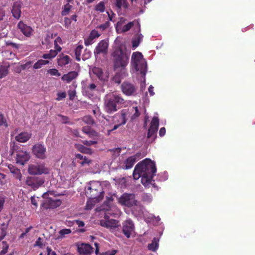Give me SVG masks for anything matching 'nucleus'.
<instances>
[{"label":"nucleus","mask_w":255,"mask_h":255,"mask_svg":"<svg viewBox=\"0 0 255 255\" xmlns=\"http://www.w3.org/2000/svg\"><path fill=\"white\" fill-rule=\"evenodd\" d=\"M156 171L155 164L151 160L145 159L138 163L133 172L134 179L141 177V182L145 187H149Z\"/></svg>","instance_id":"f257e3e1"},{"label":"nucleus","mask_w":255,"mask_h":255,"mask_svg":"<svg viewBox=\"0 0 255 255\" xmlns=\"http://www.w3.org/2000/svg\"><path fill=\"white\" fill-rule=\"evenodd\" d=\"M114 69H124L129 62L130 53L122 45L116 47L111 54Z\"/></svg>","instance_id":"f03ea898"},{"label":"nucleus","mask_w":255,"mask_h":255,"mask_svg":"<svg viewBox=\"0 0 255 255\" xmlns=\"http://www.w3.org/2000/svg\"><path fill=\"white\" fill-rule=\"evenodd\" d=\"M124 99L116 94H109L104 98V110L108 114H112L125 105Z\"/></svg>","instance_id":"7ed1b4c3"},{"label":"nucleus","mask_w":255,"mask_h":255,"mask_svg":"<svg viewBox=\"0 0 255 255\" xmlns=\"http://www.w3.org/2000/svg\"><path fill=\"white\" fill-rule=\"evenodd\" d=\"M131 63L136 71H139L142 76L145 75L147 72V64L141 53L133 52L131 56Z\"/></svg>","instance_id":"20e7f679"},{"label":"nucleus","mask_w":255,"mask_h":255,"mask_svg":"<svg viewBox=\"0 0 255 255\" xmlns=\"http://www.w3.org/2000/svg\"><path fill=\"white\" fill-rule=\"evenodd\" d=\"M104 191L101 184L98 182H93L88 186L86 191V195L91 199L99 201L104 197Z\"/></svg>","instance_id":"39448f33"},{"label":"nucleus","mask_w":255,"mask_h":255,"mask_svg":"<svg viewBox=\"0 0 255 255\" xmlns=\"http://www.w3.org/2000/svg\"><path fill=\"white\" fill-rule=\"evenodd\" d=\"M52 195L51 191L44 193L42 197L45 199L43 200L41 207L45 209H54L59 207L62 202L60 199H53L50 197H48L49 195Z\"/></svg>","instance_id":"423d86ee"},{"label":"nucleus","mask_w":255,"mask_h":255,"mask_svg":"<svg viewBox=\"0 0 255 255\" xmlns=\"http://www.w3.org/2000/svg\"><path fill=\"white\" fill-rule=\"evenodd\" d=\"M119 203L122 205L131 207L137 205V201L133 194L124 193L119 199Z\"/></svg>","instance_id":"0eeeda50"},{"label":"nucleus","mask_w":255,"mask_h":255,"mask_svg":"<svg viewBox=\"0 0 255 255\" xmlns=\"http://www.w3.org/2000/svg\"><path fill=\"white\" fill-rule=\"evenodd\" d=\"M159 127V119L157 117H154L150 123V127L148 129L147 137L152 138L154 140L156 137V133Z\"/></svg>","instance_id":"6e6552de"},{"label":"nucleus","mask_w":255,"mask_h":255,"mask_svg":"<svg viewBox=\"0 0 255 255\" xmlns=\"http://www.w3.org/2000/svg\"><path fill=\"white\" fill-rule=\"evenodd\" d=\"M121 90L126 96H135L136 95L137 87L131 83L124 82L121 85Z\"/></svg>","instance_id":"1a4fd4ad"},{"label":"nucleus","mask_w":255,"mask_h":255,"mask_svg":"<svg viewBox=\"0 0 255 255\" xmlns=\"http://www.w3.org/2000/svg\"><path fill=\"white\" fill-rule=\"evenodd\" d=\"M44 182V179L38 177L29 176L25 180V184L34 190L38 189Z\"/></svg>","instance_id":"9d476101"},{"label":"nucleus","mask_w":255,"mask_h":255,"mask_svg":"<svg viewBox=\"0 0 255 255\" xmlns=\"http://www.w3.org/2000/svg\"><path fill=\"white\" fill-rule=\"evenodd\" d=\"M33 154L38 158L44 159L46 158V148L45 146L38 143L34 145L32 148Z\"/></svg>","instance_id":"9b49d317"},{"label":"nucleus","mask_w":255,"mask_h":255,"mask_svg":"<svg viewBox=\"0 0 255 255\" xmlns=\"http://www.w3.org/2000/svg\"><path fill=\"white\" fill-rule=\"evenodd\" d=\"M28 171L31 175H40L48 173V169L43 165L30 164L29 165Z\"/></svg>","instance_id":"f8f14e48"},{"label":"nucleus","mask_w":255,"mask_h":255,"mask_svg":"<svg viewBox=\"0 0 255 255\" xmlns=\"http://www.w3.org/2000/svg\"><path fill=\"white\" fill-rule=\"evenodd\" d=\"M77 251L81 255H91L94 252V248L89 244L82 243L77 245Z\"/></svg>","instance_id":"ddd939ff"},{"label":"nucleus","mask_w":255,"mask_h":255,"mask_svg":"<svg viewBox=\"0 0 255 255\" xmlns=\"http://www.w3.org/2000/svg\"><path fill=\"white\" fill-rule=\"evenodd\" d=\"M108 42L106 39L100 41L94 49V53L95 56L101 53L106 54L108 52Z\"/></svg>","instance_id":"4468645a"},{"label":"nucleus","mask_w":255,"mask_h":255,"mask_svg":"<svg viewBox=\"0 0 255 255\" xmlns=\"http://www.w3.org/2000/svg\"><path fill=\"white\" fill-rule=\"evenodd\" d=\"M101 225L102 226L110 229L112 232L116 231V229L118 228L120 226L119 221L115 219L105 221L102 220L101 221Z\"/></svg>","instance_id":"2eb2a0df"},{"label":"nucleus","mask_w":255,"mask_h":255,"mask_svg":"<svg viewBox=\"0 0 255 255\" xmlns=\"http://www.w3.org/2000/svg\"><path fill=\"white\" fill-rule=\"evenodd\" d=\"M30 158L29 153L23 150H18L16 152V163L23 165Z\"/></svg>","instance_id":"dca6fc26"},{"label":"nucleus","mask_w":255,"mask_h":255,"mask_svg":"<svg viewBox=\"0 0 255 255\" xmlns=\"http://www.w3.org/2000/svg\"><path fill=\"white\" fill-rule=\"evenodd\" d=\"M134 230V224L130 220H128L123 223V233L127 238H129Z\"/></svg>","instance_id":"f3484780"},{"label":"nucleus","mask_w":255,"mask_h":255,"mask_svg":"<svg viewBox=\"0 0 255 255\" xmlns=\"http://www.w3.org/2000/svg\"><path fill=\"white\" fill-rule=\"evenodd\" d=\"M141 158V154L140 152L129 156L125 161V168L127 169L131 168L134 163Z\"/></svg>","instance_id":"a211bd4d"},{"label":"nucleus","mask_w":255,"mask_h":255,"mask_svg":"<svg viewBox=\"0 0 255 255\" xmlns=\"http://www.w3.org/2000/svg\"><path fill=\"white\" fill-rule=\"evenodd\" d=\"M17 27L26 37H29L31 36L33 32L32 28L30 26L24 23L22 21H20L18 22Z\"/></svg>","instance_id":"6ab92c4d"},{"label":"nucleus","mask_w":255,"mask_h":255,"mask_svg":"<svg viewBox=\"0 0 255 255\" xmlns=\"http://www.w3.org/2000/svg\"><path fill=\"white\" fill-rule=\"evenodd\" d=\"M21 4L19 1L14 2L11 9L12 16L16 19H18L21 16Z\"/></svg>","instance_id":"aec40b11"},{"label":"nucleus","mask_w":255,"mask_h":255,"mask_svg":"<svg viewBox=\"0 0 255 255\" xmlns=\"http://www.w3.org/2000/svg\"><path fill=\"white\" fill-rule=\"evenodd\" d=\"M78 75L77 72L75 71H70L68 73L64 74L61 77V80L67 83H69L75 79Z\"/></svg>","instance_id":"412c9836"},{"label":"nucleus","mask_w":255,"mask_h":255,"mask_svg":"<svg viewBox=\"0 0 255 255\" xmlns=\"http://www.w3.org/2000/svg\"><path fill=\"white\" fill-rule=\"evenodd\" d=\"M7 167L10 172L13 175L14 178L21 181L22 180V174L20 170L11 164H8Z\"/></svg>","instance_id":"4be33fe9"},{"label":"nucleus","mask_w":255,"mask_h":255,"mask_svg":"<svg viewBox=\"0 0 255 255\" xmlns=\"http://www.w3.org/2000/svg\"><path fill=\"white\" fill-rule=\"evenodd\" d=\"M31 134L27 132H21L15 137V140L19 142H25L31 137Z\"/></svg>","instance_id":"5701e85b"},{"label":"nucleus","mask_w":255,"mask_h":255,"mask_svg":"<svg viewBox=\"0 0 255 255\" xmlns=\"http://www.w3.org/2000/svg\"><path fill=\"white\" fill-rule=\"evenodd\" d=\"M70 59L69 56L65 55L63 54H60L58 59V64L61 67L65 66L69 63Z\"/></svg>","instance_id":"b1692460"},{"label":"nucleus","mask_w":255,"mask_h":255,"mask_svg":"<svg viewBox=\"0 0 255 255\" xmlns=\"http://www.w3.org/2000/svg\"><path fill=\"white\" fill-rule=\"evenodd\" d=\"M117 118H119L120 119H121V124H114V126L113 127V128H112L111 129H108L107 130V132H108V135H110V133L114 130L118 129L120 126H122V125H124L125 124H126V122H127V120H125L124 119V117H122V116H118V117H117Z\"/></svg>","instance_id":"393cba45"},{"label":"nucleus","mask_w":255,"mask_h":255,"mask_svg":"<svg viewBox=\"0 0 255 255\" xmlns=\"http://www.w3.org/2000/svg\"><path fill=\"white\" fill-rule=\"evenodd\" d=\"M82 131L88 135L90 137L93 136H97V132L94 130L92 129V128L89 126H85L82 128Z\"/></svg>","instance_id":"a878e982"},{"label":"nucleus","mask_w":255,"mask_h":255,"mask_svg":"<svg viewBox=\"0 0 255 255\" xmlns=\"http://www.w3.org/2000/svg\"><path fill=\"white\" fill-rule=\"evenodd\" d=\"M9 65L4 64L0 66V79L5 77L8 73Z\"/></svg>","instance_id":"bb28decb"},{"label":"nucleus","mask_w":255,"mask_h":255,"mask_svg":"<svg viewBox=\"0 0 255 255\" xmlns=\"http://www.w3.org/2000/svg\"><path fill=\"white\" fill-rule=\"evenodd\" d=\"M158 242L159 240L156 238H154L152 240L151 243L148 245V249L152 252H155L158 247Z\"/></svg>","instance_id":"cd10ccee"},{"label":"nucleus","mask_w":255,"mask_h":255,"mask_svg":"<svg viewBox=\"0 0 255 255\" xmlns=\"http://www.w3.org/2000/svg\"><path fill=\"white\" fill-rule=\"evenodd\" d=\"M92 71L94 75L100 80H104V73L102 69L99 67H94L92 69Z\"/></svg>","instance_id":"c85d7f7f"},{"label":"nucleus","mask_w":255,"mask_h":255,"mask_svg":"<svg viewBox=\"0 0 255 255\" xmlns=\"http://www.w3.org/2000/svg\"><path fill=\"white\" fill-rule=\"evenodd\" d=\"M142 38L143 35L141 33L138 34L137 36L132 40V47H137L142 40Z\"/></svg>","instance_id":"c756f323"},{"label":"nucleus","mask_w":255,"mask_h":255,"mask_svg":"<svg viewBox=\"0 0 255 255\" xmlns=\"http://www.w3.org/2000/svg\"><path fill=\"white\" fill-rule=\"evenodd\" d=\"M49 63V61L40 59L37 61L33 65V68L35 69H39L42 66L45 65Z\"/></svg>","instance_id":"7c9ffc66"},{"label":"nucleus","mask_w":255,"mask_h":255,"mask_svg":"<svg viewBox=\"0 0 255 255\" xmlns=\"http://www.w3.org/2000/svg\"><path fill=\"white\" fill-rule=\"evenodd\" d=\"M83 48V46L82 45H79L75 49V58L78 61H80L81 60L80 56Z\"/></svg>","instance_id":"2f4dec72"},{"label":"nucleus","mask_w":255,"mask_h":255,"mask_svg":"<svg viewBox=\"0 0 255 255\" xmlns=\"http://www.w3.org/2000/svg\"><path fill=\"white\" fill-rule=\"evenodd\" d=\"M70 2H68L64 5L62 11H61V14L62 16L67 15L69 14L70 10L71 9L72 6L69 4Z\"/></svg>","instance_id":"473e14b6"},{"label":"nucleus","mask_w":255,"mask_h":255,"mask_svg":"<svg viewBox=\"0 0 255 255\" xmlns=\"http://www.w3.org/2000/svg\"><path fill=\"white\" fill-rule=\"evenodd\" d=\"M118 116H122V117H124V119L125 120H127L126 113L122 112L121 114H117L113 117V124H121V119H120L119 118L117 117Z\"/></svg>","instance_id":"72a5a7b5"},{"label":"nucleus","mask_w":255,"mask_h":255,"mask_svg":"<svg viewBox=\"0 0 255 255\" xmlns=\"http://www.w3.org/2000/svg\"><path fill=\"white\" fill-rule=\"evenodd\" d=\"M83 122L88 125H93L95 122L93 118L90 116H86L82 118Z\"/></svg>","instance_id":"f704fd0d"},{"label":"nucleus","mask_w":255,"mask_h":255,"mask_svg":"<svg viewBox=\"0 0 255 255\" xmlns=\"http://www.w3.org/2000/svg\"><path fill=\"white\" fill-rule=\"evenodd\" d=\"M116 6L119 9H120L122 6L127 8L128 7V4L126 0H116Z\"/></svg>","instance_id":"c9c22d12"},{"label":"nucleus","mask_w":255,"mask_h":255,"mask_svg":"<svg viewBox=\"0 0 255 255\" xmlns=\"http://www.w3.org/2000/svg\"><path fill=\"white\" fill-rule=\"evenodd\" d=\"M95 9L96 11L103 12L105 10V3L103 1H100L95 6Z\"/></svg>","instance_id":"e433bc0d"},{"label":"nucleus","mask_w":255,"mask_h":255,"mask_svg":"<svg viewBox=\"0 0 255 255\" xmlns=\"http://www.w3.org/2000/svg\"><path fill=\"white\" fill-rule=\"evenodd\" d=\"M2 250L0 251V255H5L8 251V249L9 248L8 245L5 241H3L2 242Z\"/></svg>","instance_id":"4c0bfd02"},{"label":"nucleus","mask_w":255,"mask_h":255,"mask_svg":"<svg viewBox=\"0 0 255 255\" xmlns=\"http://www.w3.org/2000/svg\"><path fill=\"white\" fill-rule=\"evenodd\" d=\"M75 146L79 151L82 153H88V151L89 150V148L86 147L82 144H76Z\"/></svg>","instance_id":"58836bf2"},{"label":"nucleus","mask_w":255,"mask_h":255,"mask_svg":"<svg viewBox=\"0 0 255 255\" xmlns=\"http://www.w3.org/2000/svg\"><path fill=\"white\" fill-rule=\"evenodd\" d=\"M5 197L2 192H0V212L2 211L4 203L5 202Z\"/></svg>","instance_id":"ea45409f"},{"label":"nucleus","mask_w":255,"mask_h":255,"mask_svg":"<svg viewBox=\"0 0 255 255\" xmlns=\"http://www.w3.org/2000/svg\"><path fill=\"white\" fill-rule=\"evenodd\" d=\"M47 73L50 74L51 75L59 77L61 75L60 73L56 69H50L47 71Z\"/></svg>","instance_id":"a19ab883"},{"label":"nucleus","mask_w":255,"mask_h":255,"mask_svg":"<svg viewBox=\"0 0 255 255\" xmlns=\"http://www.w3.org/2000/svg\"><path fill=\"white\" fill-rule=\"evenodd\" d=\"M133 25V22H129L127 24L124 25L122 28V32L128 31Z\"/></svg>","instance_id":"79ce46f5"},{"label":"nucleus","mask_w":255,"mask_h":255,"mask_svg":"<svg viewBox=\"0 0 255 255\" xmlns=\"http://www.w3.org/2000/svg\"><path fill=\"white\" fill-rule=\"evenodd\" d=\"M0 126H4L5 128L8 127L6 121L1 113H0Z\"/></svg>","instance_id":"37998d69"},{"label":"nucleus","mask_w":255,"mask_h":255,"mask_svg":"<svg viewBox=\"0 0 255 255\" xmlns=\"http://www.w3.org/2000/svg\"><path fill=\"white\" fill-rule=\"evenodd\" d=\"M71 233V230L70 229H64L59 231V234L62 238L64 237L65 235L69 234Z\"/></svg>","instance_id":"c03bdc74"},{"label":"nucleus","mask_w":255,"mask_h":255,"mask_svg":"<svg viewBox=\"0 0 255 255\" xmlns=\"http://www.w3.org/2000/svg\"><path fill=\"white\" fill-rule=\"evenodd\" d=\"M101 35L100 34H99L98 32V31H97L95 29H93L91 31V32H90V36L93 38V39H94L95 38H98Z\"/></svg>","instance_id":"a18cd8bd"},{"label":"nucleus","mask_w":255,"mask_h":255,"mask_svg":"<svg viewBox=\"0 0 255 255\" xmlns=\"http://www.w3.org/2000/svg\"><path fill=\"white\" fill-rule=\"evenodd\" d=\"M68 94L69 97V99L70 100H73L76 96V92L75 90H70L68 92Z\"/></svg>","instance_id":"49530a36"},{"label":"nucleus","mask_w":255,"mask_h":255,"mask_svg":"<svg viewBox=\"0 0 255 255\" xmlns=\"http://www.w3.org/2000/svg\"><path fill=\"white\" fill-rule=\"evenodd\" d=\"M64 22L65 27L68 28L70 26L71 24V19L68 17H65Z\"/></svg>","instance_id":"de8ad7c7"},{"label":"nucleus","mask_w":255,"mask_h":255,"mask_svg":"<svg viewBox=\"0 0 255 255\" xmlns=\"http://www.w3.org/2000/svg\"><path fill=\"white\" fill-rule=\"evenodd\" d=\"M114 201V198L112 196L106 197V200L105 203L107 205L108 208L110 207L111 203Z\"/></svg>","instance_id":"09e8293b"},{"label":"nucleus","mask_w":255,"mask_h":255,"mask_svg":"<svg viewBox=\"0 0 255 255\" xmlns=\"http://www.w3.org/2000/svg\"><path fill=\"white\" fill-rule=\"evenodd\" d=\"M109 26V22H106L104 24H101L99 26H97V28H99L102 30V31H103L107 29Z\"/></svg>","instance_id":"8fccbe9b"},{"label":"nucleus","mask_w":255,"mask_h":255,"mask_svg":"<svg viewBox=\"0 0 255 255\" xmlns=\"http://www.w3.org/2000/svg\"><path fill=\"white\" fill-rule=\"evenodd\" d=\"M82 143L87 146H91V145L97 144V142L96 141H93V140H83Z\"/></svg>","instance_id":"3c124183"},{"label":"nucleus","mask_w":255,"mask_h":255,"mask_svg":"<svg viewBox=\"0 0 255 255\" xmlns=\"http://www.w3.org/2000/svg\"><path fill=\"white\" fill-rule=\"evenodd\" d=\"M5 44L6 46H11L13 48H15L16 49H18L19 48L18 44H17L15 43H13L10 41H7L5 42Z\"/></svg>","instance_id":"603ef678"},{"label":"nucleus","mask_w":255,"mask_h":255,"mask_svg":"<svg viewBox=\"0 0 255 255\" xmlns=\"http://www.w3.org/2000/svg\"><path fill=\"white\" fill-rule=\"evenodd\" d=\"M93 40L94 39L93 38L89 36L87 39H85L84 43L86 46H89L93 43Z\"/></svg>","instance_id":"864d4df0"},{"label":"nucleus","mask_w":255,"mask_h":255,"mask_svg":"<svg viewBox=\"0 0 255 255\" xmlns=\"http://www.w3.org/2000/svg\"><path fill=\"white\" fill-rule=\"evenodd\" d=\"M96 85L94 83H91L87 86L86 89L91 91H93L96 89Z\"/></svg>","instance_id":"5fc2aeb1"},{"label":"nucleus","mask_w":255,"mask_h":255,"mask_svg":"<svg viewBox=\"0 0 255 255\" xmlns=\"http://www.w3.org/2000/svg\"><path fill=\"white\" fill-rule=\"evenodd\" d=\"M1 232L0 235V241L3 240L6 235V229H0Z\"/></svg>","instance_id":"6e6d98bb"},{"label":"nucleus","mask_w":255,"mask_h":255,"mask_svg":"<svg viewBox=\"0 0 255 255\" xmlns=\"http://www.w3.org/2000/svg\"><path fill=\"white\" fill-rule=\"evenodd\" d=\"M43 244L42 243V239L39 237L35 243L34 246H37L42 248Z\"/></svg>","instance_id":"4d7b16f0"},{"label":"nucleus","mask_w":255,"mask_h":255,"mask_svg":"<svg viewBox=\"0 0 255 255\" xmlns=\"http://www.w3.org/2000/svg\"><path fill=\"white\" fill-rule=\"evenodd\" d=\"M133 108L135 110V113H134L133 115L132 116V117H133L134 118L138 117L140 116V113L139 112L138 107H133Z\"/></svg>","instance_id":"13d9d810"},{"label":"nucleus","mask_w":255,"mask_h":255,"mask_svg":"<svg viewBox=\"0 0 255 255\" xmlns=\"http://www.w3.org/2000/svg\"><path fill=\"white\" fill-rule=\"evenodd\" d=\"M66 94L65 92H62L58 94V98L56 99L57 100L59 101L66 97Z\"/></svg>","instance_id":"bf43d9fd"},{"label":"nucleus","mask_w":255,"mask_h":255,"mask_svg":"<svg viewBox=\"0 0 255 255\" xmlns=\"http://www.w3.org/2000/svg\"><path fill=\"white\" fill-rule=\"evenodd\" d=\"M58 116L61 118L63 123L66 124L68 123L69 118L68 117L62 115H58Z\"/></svg>","instance_id":"052dcab7"},{"label":"nucleus","mask_w":255,"mask_h":255,"mask_svg":"<svg viewBox=\"0 0 255 255\" xmlns=\"http://www.w3.org/2000/svg\"><path fill=\"white\" fill-rule=\"evenodd\" d=\"M31 61H28L26 62L25 64L21 65V68L23 70L28 68L31 66Z\"/></svg>","instance_id":"680f3d73"},{"label":"nucleus","mask_w":255,"mask_h":255,"mask_svg":"<svg viewBox=\"0 0 255 255\" xmlns=\"http://www.w3.org/2000/svg\"><path fill=\"white\" fill-rule=\"evenodd\" d=\"M94 204H93L91 201H88L86 205V209L91 210L93 208Z\"/></svg>","instance_id":"e2e57ef3"},{"label":"nucleus","mask_w":255,"mask_h":255,"mask_svg":"<svg viewBox=\"0 0 255 255\" xmlns=\"http://www.w3.org/2000/svg\"><path fill=\"white\" fill-rule=\"evenodd\" d=\"M58 52L56 50H50L49 53L50 55V56L51 57V58H54L55 57L57 54H58Z\"/></svg>","instance_id":"0e129e2a"},{"label":"nucleus","mask_w":255,"mask_h":255,"mask_svg":"<svg viewBox=\"0 0 255 255\" xmlns=\"http://www.w3.org/2000/svg\"><path fill=\"white\" fill-rule=\"evenodd\" d=\"M166 132L165 128L163 127L161 128L159 131V134L160 136H163L165 135Z\"/></svg>","instance_id":"69168bd1"},{"label":"nucleus","mask_w":255,"mask_h":255,"mask_svg":"<svg viewBox=\"0 0 255 255\" xmlns=\"http://www.w3.org/2000/svg\"><path fill=\"white\" fill-rule=\"evenodd\" d=\"M153 87L152 85L149 86L148 90L150 96L154 95V93L153 92Z\"/></svg>","instance_id":"338daca9"},{"label":"nucleus","mask_w":255,"mask_h":255,"mask_svg":"<svg viewBox=\"0 0 255 255\" xmlns=\"http://www.w3.org/2000/svg\"><path fill=\"white\" fill-rule=\"evenodd\" d=\"M5 15V11L2 8H0V20L3 19V17Z\"/></svg>","instance_id":"774afa93"}]
</instances>
